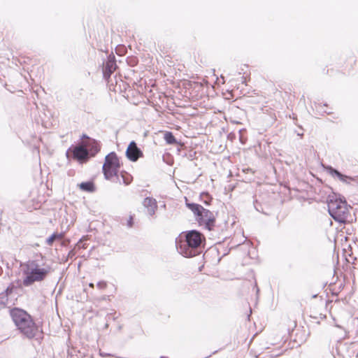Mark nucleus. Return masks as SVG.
Returning a JSON list of instances; mask_svg holds the SVG:
<instances>
[{"label":"nucleus","mask_w":358,"mask_h":358,"mask_svg":"<svg viewBox=\"0 0 358 358\" xmlns=\"http://www.w3.org/2000/svg\"><path fill=\"white\" fill-rule=\"evenodd\" d=\"M50 266L40 264L36 259H29L20 265V273L22 279L21 285L25 287L32 286L36 282L44 281L51 272Z\"/></svg>","instance_id":"1"},{"label":"nucleus","mask_w":358,"mask_h":358,"mask_svg":"<svg viewBox=\"0 0 358 358\" xmlns=\"http://www.w3.org/2000/svg\"><path fill=\"white\" fill-rule=\"evenodd\" d=\"M206 238L196 230L182 232L177 243L179 252L185 257H192L201 252V245Z\"/></svg>","instance_id":"2"},{"label":"nucleus","mask_w":358,"mask_h":358,"mask_svg":"<svg viewBox=\"0 0 358 358\" xmlns=\"http://www.w3.org/2000/svg\"><path fill=\"white\" fill-rule=\"evenodd\" d=\"M10 316L18 329L27 337L33 338L38 331V327L32 317L26 311L20 308L10 310Z\"/></svg>","instance_id":"3"},{"label":"nucleus","mask_w":358,"mask_h":358,"mask_svg":"<svg viewBox=\"0 0 358 358\" xmlns=\"http://www.w3.org/2000/svg\"><path fill=\"white\" fill-rule=\"evenodd\" d=\"M186 204L188 208L190 209L196 217V220L200 225H204L209 231L214 229L216 220L211 211L205 209L199 204L189 203H187Z\"/></svg>","instance_id":"4"},{"label":"nucleus","mask_w":358,"mask_h":358,"mask_svg":"<svg viewBox=\"0 0 358 358\" xmlns=\"http://www.w3.org/2000/svg\"><path fill=\"white\" fill-rule=\"evenodd\" d=\"M122 164L115 152H111L105 157L102 172L106 180H112L119 177L120 169Z\"/></svg>","instance_id":"5"},{"label":"nucleus","mask_w":358,"mask_h":358,"mask_svg":"<svg viewBox=\"0 0 358 358\" xmlns=\"http://www.w3.org/2000/svg\"><path fill=\"white\" fill-rule=\"evenodd\" d=\"M329 211L331 217L337 222L345 223L350 217V208L345 201H335L329 206Z\"/></svg>","instance_id":"6"},{"label":"nucleus","mask_w":358,"mask_h":358,"mask_svg":"<svg viewBox=\"0 0 358 358\" xmlns=\"http://www.w3.org/2000/svg\"><path fill=\"white\" fill-rule=\"evenodd\" d=\"M67 158L71 157L80 164L86 162L89 159V152L85 144L72 146L66 152Z\"/></svg>","instance_id":"7"},{"label":"nucleus","mask_w":358,"mask_h":358,"mask_svg":"<svg viewBox=\"0 0 358 358\" xmlns=\"http://www.w3.org/2000/svg\"><path fill=\"white\" fill-rule=\"evenodd\" d=\"M127 157L131 162H136L143 156V152L137 147L134 141H131L126 150Z\"/></svg>","instance_id":"8"},{"label":"nucleus","mask_w":358,"mask_h":358,"mask_svg":"<svg viewBox=\"0 0 358 358\" xmlns=\"http://www.w3.org/2000/svg\"><path fill=\"white\" fill-rule=\"evenodd\" d=\"M117 64L115 63L114 57H109L103 67V77L106 80H108L111 74L115 71Z\"/></svg>","instance_id":"9"},{"label":"nucleus","mask_w":358,"mask_h":358,"mask_svg":"<svg viewBox=\"0 0 358 358\" xmlns=\"http://www.w3.org/2000/svg\"><path fill=\"white\" fill-rule=\"evenodd\" d=\"M143 204L144 207L147 208L150 215L154 214L155 210L157 207L155 199L150 197L145 198L143 202Z\"/></svg>","instance_id":"10"},{"label":"nucleus","mask_w":358,"mask_h":358,"mask_svg":"<svg viewBox=\"0 0 358 358\" xmlns=\"http://www.w3.org/2000/svg\"><path fill=\"white\" fill-rule=\"evenodd\" d=\"M79 189L83 192H94L96 190V186L93 181L83 182L78 185Z\"/></svg>","instance_id":"11"},{"label":"nucleus","mask_w":358,"mask_h":358,"mask_svg":"<svg viewBox=\"0 0 358 358\" xmlns=\"http://www.w3.org/2000/svg\"><path fill=\"white\" fill-rule=\"evenodd\" d=\"M119 176L121 177V178L122 180V182L125 185H129V184H131V182L133 180L132 176L130 173H129L128 172H127L126 171H120Z\"/></svg>","instance_id":"12"},{"label":"nucleus","mask_w":358,"mask_h":358,"mask_svg":"<svg viewBox=\"0 0 358 358\" xmlns=\"http://www.w3.org/2000/svg\"><path fill=\"white\" fill-rule=\"evenodd\" d=\"M64 238V234L62 233L55 232L52 234L46 240V243L49 246H52L54 241L56 240H62Z\"/></svg>","instance_id":"13"},{"label":"nucleus","mask_w":358,"mask_h":358,"mask_svg":"<svg viewBox=\"0 0 358 358\" xmlns=\"http://www.w3.org/2000/svg\"><path fill=\"white\" fill-rule=\"evenodd\" d=\"M164 139L166 142V143L170 145L176 144L177 141L173 136V134L171 131H165L164 134Z\"/></svg>","instance_id":"14"},{"label":"nucleus","mask_w":358,"mask_h":358,"mask_svg":"<svg viewBox=\"0 0 358 358\" xmlns=\"http://www.w3.org/2000/svg\"><path fill=\"white\" fill-rule=\"evenodd\" d=\"M335 174L339 178V179L343 182H346L347 179L352 180L351 178H348L345 176H343L338 171H334Z\"/></svg>","instance_id":"15"},{"label":"nucleus","mask_w":358,"mask_h":358,"mask_svg":"<svg viewBox=\"0 0 358 358\" xmlns=\"http://www.w3.org/2000/svg\"><path fill=\"white\" fill-rule=\"evenodd\" d=\"M96 286L100 289H105L107 287V282L101 280L97 283Z\"/></svg>","instance_id":"16"},{"label":"nucleus","mask_w":358,"mask_h":358,"mask_svg":"<svg viewBox=\"0 0 358 358\" xmlns=\"http://www.w3.org/2000/svg\"><path fill=\"white\" fill-rule=\"evenodd\" d=\"M14 288L15 287L13 285H10L6 289V296L10 295L13 293Z\"/></svg>","instance_id":"17"},{"label":"nucleus","mask_w":358,"mask_h":358,"mask_svg":"<svg viewBox=\"0 0 358 358\" xmlns=\"http://www.w3.org/2000/svg\"><path fill=\"white\" fill-rule=\"evenodd\" d=\"M134 225V216L130 215L128 220H127V226L129 227H131Z\"/></svg>","instance_id":"18"},{"label":"nucleus","mask_w":358,"mask_h":358,"mask_svg":"<svg viewBox=\"0 0 358 358\" xmlns=\"http://www.w3.org/2000/svg\"><path fill=\"white\" fill-rule=\"evenodd\" d=\"M89 286H90V287H91V288H92V289L94 287V283H92V282H90V283L89 284Z\"/></svg>","instance_id":"19"}]
</instances>
